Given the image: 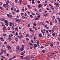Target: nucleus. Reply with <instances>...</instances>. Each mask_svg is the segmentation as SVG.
<instances>
[{
	"instance_id": "f257e3e1",
	"label": "nucleus",
	"mask_w": 60,
	"mask_h": 60,
	"mask_svg": "<svg viewBox=\"0 0 60 60\" xmlns=\"http://www.w3.org/2000/svg\"><path fill=\"white\" fill-rule=\"evenodd\" d=\"M19 47L18 46H17L16 48V51H17L18 52H19Z\"/></svg>"
},
{
	"instance_id": "f03ea898",
	"label": "nucleus",
	"mask_w": 60,
	"mask_h": 60,
	"mask_svg": "<svg viewBox=\"0 0 60 60\" xmlns=\"http://www.w3.org/2000/svg\"><path fill=\"white\" fill-rule=\"evenodd\" d=\"M15 21L16 22H19L20 21V20L17 18L15 19Z\"/></svg>"
},
{
	"instance_id": "7ed1b4c3",
	"label": "nucleus",
	"mask_w": 60,
	"mask_h": 60,
	"mask_svg": "<svg viewBox=\"0 0 60 60\" xmlns=\"http://www.w3.org/2000/svg\"><path fill=\"white\" fill-rule=\"evenodd\" d=\"M34 46H33L34 48V49H35L36 48V47L37 46V45L35 44H34Z\"/></svg>"
},
{
	"instance_id": "20e7f679",
	"label": "nucleus",
	"mask_w": 60,
	"mask_h": 60,
	"mask_svg": "<svg viewBox=\"0 0 60 60\" xmlns=\"http://www.w3.org/2000/svg\"><path fill=\"white\" fill-rule=\"evenodd\" d=\"M3 54V49H2L1 50V52L0 53V55H2Z\"/></svg>"
},
{
	"instance_id": "39448f33",
	"label": "nucleus",
	"mask_w": 60,
	"mask_h": 60,
	"mask_svg": "<svg viewBox=\"0 0 60 60\" xmlns=\"http://www.w3.org/2000/svg\"><path fill=\"white\" fill-rule=\"evenodd\" d=\"M7 47L8 49L9 50V49H11V47H10V46L9 45H8L7 46Z\"/></svg>"
},
{
	"instance_id": "423d86ee",
	"label": "nucleus",
	"mask_w": 60,
	"mask_h": 60,
	"mask_svg": "<svg viewBox=\"0 0 60 60\" xmlns=\"http://www.w3.org/2000/svg\"><path fill=\"white\" fill-rule=\"evenodd\" d=\"M42 7V5L41 4H39V5H38V8H41V7Z\"/></svg>"
},
{
	"instance_id": "0eeeda50",
	"label": "nucleus",
	"mask_w": 60,
	"mask_h": 60,
	"mask_svg": "<svg viewBox=\"0 0 60 60\" xmlns=\"http://www.w3.org/2000/svg\"><path fill=\"white\" fill-rule=\"evenodd\" d=\"M4 22L6 24H8V22L7 21V20H5L4 21Z\"/></svg>"
},
{
	"instance_id": "6e6552de",
	"label": "nucleus",
	"mask_w": 60,
	"mask_h": 60,
	"mask_svg": "<svg viewBox=\"0 0 60 60\" xmlns=\"http://www.w3.org/2000/svg\"><path fill=\"white\" fill-rule=\"evenodd\" d=\"M52 56H56V53H53V54H52Z\"/></svg>"
},
{
	"instance_id": "1a4fd4ad",
	"label": "nucleus",
	"mask_w": 60,
	"mask_h": 60,
	"mask_svg": "<svg viewBox=\"0 0 60 60\" xmlns=\"http://www.w3.org/2000/svg\"><path fill=\"white\" fill-rule=\"evenodd\" d=\"M24 50V49L23 48H21L20 49V51H23Z\"/></svg>"
},
{
	"instance_id": "9d476101",
	"label": "nucleus",
	"mask_w": 60,
	"mask_h": 60,
	"mask_svg": "<svg viewBox=\"0 0 60 60\" xmlns=\"http://www.w3.org/2000/svg\"><path fill=\"white\" fill-rule=\"evenodd\" d=\"M38 46H39V40H38L37 41Z\"/></svg>"
},
{
	"instance_id": "9b49d317",
	"label": "nucleus",
	"mask_w": 60,
	"mask_h": 60,
	"mask_svg": "<svg viewBox=\"0 0 60 60\" xmlns=\"http://www.w3.org/2000/svg\"><path fill=\"white\" fill-rule=\"evenodd\" d=\"M3 39V38H0V40L1 41H4V40Z\"/></svg>"
},
{
	"instance_id": "f8f14e48",
	"label": "nucleus",
	"mask_w": 60,
	"mask_h": 60,
	"mask_svg": "<svg viewBox=\"0 0 60 60\" xmlns=\"http://www.w3.org/2000/svg\"><path fill=\"white\" fill-rule=\"evenodd\" d=\"M34 57H32L30 58L31 60H34Z\"/></svg>"
},
{
	"instance_id": "ddd939ff",
	"label": "nucleus",
	"mask_w": 60,
	"mask_h": 60,
	"mask_svg": "<svg viewBox=\"0 0 60 60\" xmlns=\"http://www.w3.org/2000/svg\"><path fill=\"white\" fill-rule=\"evenodd\" d=\"M0 20H1V21H4V20H5V19H0Z\"/></svg>"
},
{
	"instance_id": "4468645a",
	"label": "nucleus",
	"mask_w": 60,
	"mask_h": 60,
	"mask_svg": "<svg viewBox=\"0 0 60 60\" xmlns=\"http://www.w3.org/2000/svg\"><path fill=\"white\" fill-rule=\"evenodd\" d=\"M49 45L48 43H46V44H45V46H48Z\"/></svg>"
},
{
	"instance_id": "2eb2a0df",
	"label": "nucleus",
	"mask_w": 60,
	"mask_h": 60,
	"mask_svg": "<svg viewBox=\"0 0 60 60\" xmlns=\"http://www.w3.org/2000/svg\"><path fill=\"white\" fill-rule=\"evenodd\" d=\"M50 46L51 47H52L53 46V43H51L50 44Z\"/></svg>"
},
{
	"instance_id": "dca6fc26",
	"label": "nucleus",
	"mask_w": 60,
	"mask_h": 60,
	"mask_svg": "<svg viewBox=\"0 0 60 60\" xmlns=\"http://www.w3.org/2000/svg\"><path fill=\"white\" fill-rule=\"evenodd\" d=\"M47 15H48V13H46L45 15L44 16V17H46V16H47Z\"/></svg>"
},
{
	"instance_id": "f3484780",
	"label": "nucleus",
	"mask_w": 60,
	"mask_h": 60,
	"mask_svg": "<svg viewBox=\"0 0 60 60\" xmlns=\"http://www.w3.org/2000/svg\"><path fill=\"white\" fill-rule=\"evenodd\" d=\"M28 6V8H31V7H30V5H27Z\"/></svg>"
},
{
	"instance_id": "a211bd4d",
	"label": "nucleus",
	"mask_w": 60,
	"mask_h": 60,
	"mask_svg": "<svg viewBox=\"0 0 60 60\" xmlns=\"http://www.w3.org/2000/svg\"><path fill=\"white\" fill-rule=\"evenodd\" d=\"M51 9H52V10H54L55 9H54V7H53V6H52L51 7Z\"/></svg>"
},
{
	"instance_id": "6ab92c4d",
	"label": "nucleus",
	"mask_w": 60,
	"mask_h": 60,
	"mask_svg": "<svg viewBox=\"0 0 60 60\" xmlns=\"http://www.w3.org/2000/svg\"><path fill=\"white\" fill-rule=\"evenodd\" d=\"M26 36L27 37H29V35H28V34H26Z\"/></svg>"
},
{
	"instance_id": "aec40b11",
	"label": "nucleus",
	"mask_w": 60,
	"mask_h": 60,
	"mask_svg": "<svg viewBox=\"0 0 60 60\" xmlns=\"http://www.w3.org/2000/svg\"><path fill=\"white\" fill-rule=\"evenodd\" d=\"M9 26H11V22H10V23H9Z\"/></svg>"
},
{
	"instance_id": "412c9836",
	"label": "nucleus",
	"mask_w": 60,
	"mask_h": 60,
	"mask_svg": "<svg viewBox=\"0 0 60 60\" xmlns=\"http://www.w3.org/2000/svg\"><path fill=\"white\" fill-rule=\"evenodd\" d=\"M38 18H35L34 19V20H38Z\"/></svg>"
},
{
	"instance_id": "4be33fe9",
	"label": "nucleus",
	"mask_w": 60,
	"mask_h": 60,
	"mask_svg": "<svg viewBox=\"0 0 60 60\" xmlns=\"http://www.w3.org/2000/svg\"><path fill=\"white\" fill-rule=\"evenodd\" d=\"M25 9V8H24V7L23 8H22V10L23 11V12H24V9Z\"/></svg>"
},
{
	"instance_id": "5701e85b",
	"label": "nucleus",
	"mask_w": 60,
	"mask_h": 60,
	"mask_svg": "<svg viewBox=\"0 0 60 60\" xmlns=\"http://www.w3.org/2000/svg\"><path fill=\"white\" fill-rule=\"evenodd\" d=\"M55 22L56 23H57V21L56 19L55 20Z\"/></svg>"
},
{
	"instance_id": "b1692460",
	"label": "nucleus",
	"mask_w": 60,
	"mask_h": 60,
	"mask_svg": "<svg viewBox=\"0 0 60 60\" xmlns=\"http://www.w3.org/2000/svg\"><path fill=\"white\" fill-rule=\"evenodd\" d=\"M19 38H23V36L22 35H21L20 36H19Z\"/></svg>"
},
{
	"instance_id": "393cba45",
	"label": "nucleus",
	"mask_w": 60,
	"mask_h": 60,
	"mask_svg": "<svg viewBox=\"0 0 60 60\" xmlns=\"http://www.w3.org/2000/svg\"><path fill=\"white\" fill-rule=\"evenodd\" d=\"M15 30H17V31H18L19 30L18 29V28L17 27H16L15 28Z\"/></svg>"
},
{
	"instance_id": "a878e982",
	"label": "nucleus",
	"mask_w": 60,
	"mask_h": 60,
	"mask_svg": "<svg viewBox=\"0 0 60 60\" xmlns=\"http://www.w3.org/2000/svg\"><path fill=\"white\" fill-rule=\"evenodd\" d=\"M12 58V59H13L15 58H16V56H14Z\"/></svg>"
},
{
	"instance_id": "bb28decb",
	"label": "nucleus",
	"mask_w": 60,
	"mask_h": 60,
	"mask_svg": "<svg viewBox=\"0 0 60 60\" xmlns=\"http://www.w3.org/2000/svg\"><path fill=\"white\" fill-rule=\"evenodd\" d=\"M46 32L47 34H49V31H48V30H46Z\"/></svg>"
},
{
	"instance_id": "cd10ccee",
	"label": "nucleus",
	"mask_w": 60,
	"mask_h": 60,
	"mask_svg": "<svg viewBox=\"0 0 60 60\" xmlns=\"http://www.w3.org/2000/svg\"><path fill=\"white\" fill-rule=\"evenodd\" d=\"M12 29H13V30H14V27L12 26Z\"/></svg>"
},
{
	"instance_id": "c85d7f7f",
	"label": "nucleus",
	"mask_w": 60,
	"mask_h": 60,
	"mask_svg": "<svg viewBox=\"0 0 60 60\" xmlns=\"http://www.w3.org/2000/svg\"><path fill=\"white\" fill-rule=\"evenodd\" d=\"M29 44L30 45H31V46H32V45H33L32 44V43H31V42L30 43H29Z\"/></svg>"
},
{
	"instance_id": "c756f323",
	"label": "nucleus",
	"mask_w": 60,
	"mask_h": 60,
	"mask_svg": "<svg viewBox=\"0 0 60 60\" xmlns=\"http://www.w3.org/2000/svg\"><path fill=\"white\" fill-rule=\"evenodd\" d=\"M41 32H42V33H43V35H44V32H43V30H41Z\"/></svg>"
},
{
	"instance_id": "7c9ffc66",
	"label": "nucleus",
	"mask_w": 60,
	"mask_h": 60,
	"mask_svg": "<svg viewBox=\"0 0 60 60\" xmlns=\"http://www.w3.org/2000/svg\"><path fill=\"white\" fill-rule=\"evenodd\" d=\"M3 36H6V34H3Z\"/></svg>"
},
{
	"instance_id": "2f4dec72",
	"label": "nucleus",
	"mask_w": 60,
	"mask_h": 60,
	"mask_svg": "<svg viewBox=\"0 0 60 60\" xmlns=\"http://www.w3.org/2000/svg\"><path fill=\"white\" fill-rule=\"evenodd\" d=\"M52 36H55V33H53V34H52Z\"/></svg>"
},
{
	"instance_id": "473e14b6",
	"label": "nucleus",
	"mask_w": 60,
	"mask_h": 60,
	"mask_svg": "<svg viewBox=\"0 0 60 60\" xmlns=\"http://www.w3.org/2000/svg\"><path fill=\"white\" fill-rule=\"evenodd\" d=\"M42 52L43 53H45V50H43L42 51Z\"/></svg>"
},
{
	"instance_id": "72a5a7b5",
	"label": "nucleus",
	"mask_w": 60,
	"mask_h": 60,
	"mask_svg": "<svg viewBox=\"0 0 60 60\" xmlns=\"http://www.w3.org/2000/svg\"><path fill=\"white\" fill-rule=\"evenodd\" d=\"M30 37L31 38H33V39L34 38V37H33V36L32 35H31L30 36Z\"/></svg>"
},
{
	"instance_id": "f704fd0d",
	"label": "nucleus",
	"mask_w": 60,
	"mask_h": 60,
	"mask_svg": "<svg viewBox=\"0 0 60 60\" xmlns=\"http://www.w3.org/2000/svg\"><path fill=\"white\" fill-rule=\"evenodd\" d=\"M12 5L13 7H14V4H12Z\"/></svg>"
},
{
	"instance_id": "c9c22d12",
	"label": "nucleus",
	"mask_w": 60,
	"mask_h": 60,
	"mask_svg": "<svg viewBox=\"0 0 60 60\" xmlns=\"http://www.w3.org/2000/svg\"><path fill=\"white\" fill-rule=\"evenodd\" d=\"M8 39L9 41H11V38H8Z\"/></svg>"
},
{
	"instance_id": "e433bc0d",
	"label": "nucleus",
	"mask_w": 60,
	"mask_h": 60,
	"mask_svg": "<svg viewBox=\"0 0 60 60\" xmlns=\"http://www.w3.org/2000/svg\"><path fill=\"white\" fill-rule=\"evenodd\" d=\"M6 5H6V4H4L3 5V6H4V7H5V6H6Z\"/></svg>"
},
{
	"instance_id": "4c0bfd02",
	"label": "nucleus",
	"mask_w": 60,
	"mask_h": 60,
	"mask_svg": "<svg viewBox=\"0 0 60 60\" xmlns=\"http://www.w3.org/2000/svg\"><path fill=\"white\" fill-rule=\"evenodd\" d=\"M41 25H44V23H42V22H41Z\"/></svg>"
},
{
	"instance_id": "58836bf2",
	"label": "nucleus",
	"mask_w": 60,
	"mask_h": 60,
	"mask_svg": "<svg viewBox=\"0 0 60 60\" xmlns=\"http://www.w3.org/2000/svg\"><path fill=\"white\" fill-rule=\"evenodd\" d=\"M39 35L40 37H41L42 36H41V34H39Z\"/></svg>"
},
{
	"instance_id": "ea45409f",
	"label": "nucleus",
	"mask_w": 60,
	"mask_h": 60,
	"mask_svg": "<svg viewBox=\"0 0 60 60\" xmlns=\"http://www.w3.org/2000/svg\"><path fill=\"white\" fill-rule=\"evenodd\" d=\"M3 4V3L2 2H1L0 3V5H2Z\"/></svg>"
},
{
	"instance_id": "a19ab883",
	"label": "nucleus",
	"mask_w": 60,
	"mask_h": 60,
	"mask_svg": "<svg viewBox=\"0 0 60 60\" xmlns=\"http://www.w3.org/2000/svg\"><path fill=\"white\" fill-rule=\"evenodd\" d=\"M25 16H27V14L26 13H25Z\"/></svg>"
},
{
	"instance_id": "79ce46f5",
	"label": "nucleus",
	"mask_w": 60,
	"mask_h": 60,
	"mask_svg": "<svg viewBox=\"0 0 60 60\" xmlns=\"http://www.w3.org/2000/svg\"><path fill=\"white\" fill-rule=\"evenodd\" d=\"M46 29H48V30H49V27H46Z\"/></svg>"
},
{
	"instance_id": "37998d69",
	"label": "nucleus",
	"mask_w": 60,
	"mask_h": 60,
	"mask_svg": "<svg viewBox=\"0 0 60 60\" xmlns=\"http://www.w3.org/2000/svg\"><path fill=\"white\" fill-rule=\"evenodd\" d=\"M7 16H8V17H10V15H9L8 14H7Z\"/></svg>"
},
{
	"instance_id": "c03bdc74",
	"label": "nucleus",
	"mask_w": 60,
	"mask_h": 60,
	"mask_svg": "<svg viewBox=\"0 0 60 60\" xmlns=\"http://www.w3.org/2000/svg\"><path fill=\"white\" fill-rule=\"evenodd\" d=\"M55 4L56 6H58V4L57 3H56V4L55 3Z\"/></svg>"
},
{
	"instance_id": "a18cd8bd",
	"label": "nucleus",
	"mask_w": 60,
	"mask_h": 60,
	"mask_svg": "<svg viewBox=\"0 0 60 60\" xmlns=\"http://www.w3.org/2000/svg\"><path fill=\"white\" fill-rule=\"evenodd\" d=\"M25 58L26 59H27L28 58V57L26 56L25 57Z\"/></svg>"
},
{
	"instance_id": "49530a36",
	"label": "nucleus",
	"mask_w": 60,
	"mask_h": 60,
	"mask_svg": "<svg viewBox=\"0 0 60 60\" xmlns=\"http://www.w3.org/2000/svg\"><path fill=\"white\" fill-rule=\"evenodd\" d=\"M6 55L7 56H9V54L8 53L6 54Z\"/></svg>"
},
{
	"instance_id": "de8ad7c7",
	"label": "nucleus",
	"mask_w": 60,
	"mask_h": 60,
	"mask_svg": "<svg viewBox=\"0 0 60 60\" xmlns=\"http://www.w3.org/2000/svg\"><path fill=\"white\" fill-rule=\"evenodd\" d=\"M28 27H30V25L28 24Z\"/></svg>"
},
{
	"instance_id": "09e8293b",
	"label": "nucleus",
	"mask_w": 60,
	"mask_h": 60,
	"mask_svg": "<svg viewBox=\"0 0 60 60\" xmlns=\"http://www.w3.org/2000/svg\"><path fill=\"white\" fill-rule=\"evenodd\" d=\"M21 55H24V53H23V52H22L21 53Z\"/></svg>"
},
{
	"instance_id": "8fccbe9b",
	"label": "nucleus",
	"mask_w": 60,
	"mask_h": 60,
	"mask_svg": "<svg viewBox=\"0 0 60 60\" xmlns=\"http://www.w3.org/2000/svg\"><path fill=\"white\" fill-rule=\"evenodd\" d=\"M24 48V45H22V49H23Z\"/></svg>"
},
{
	"instance_id": "3c124183",
	"label": "nucleus",
	"mask_w": 60,
	"mask_h": 60,
	"mask_svg": "<svg viewBox=\"0 0 60 60\" xmlns=\"http://www.w3.org/2000/svg\"><path fill=\"white\" fill-rule=\"evenodd\" d=\"M6 6L5 8H8V7L6 5Z\"/></svg>"
},
{
	"instance_id": "603ef678",
	"label": "nucleus",
	"mask_w": 60,
	"mask_h": 60,
	"mask_svg": "<svg viewBox=\"0 0 60 60\" xmlns=\"http://www.w3.org/2000/svg\"><path fill=\"white\" fill-rule=\"evenodd\" d=\"M20 57L22 59L23 56H20Z\"/></svg>"
},
{
	"instance_id": "864d4df0",
	"label": "nucleus",
	"mask_w": 60,
	"mask_h": 60,
	"mask_svg": "<svg viewBox=\"0 0 60 60\" xmlns=\"http://www.w3.org/2000/svg\"><path fill=\"white\" fill-rule=\"evenodd\" d=\"M11 49H10V50L9 51V52H11Z\"/></svg>"
},
{
	"instance_id": "5fc2aeb1",
	"label": "nucleus",
	"mask_w": 60,
	"mask_h": 60,
	"mask_svg": "<svg viewBox=\"0 0 60 60\" xmlns=\"http://www.w3.org/2000/svg\"><path fill=\"white\" fill-rule=\"evenodd\" d=\"M57 46H56L55 47V49H57Z\"/></svg>"
},
{
	"instance_id": "6e6d98bb",
	"label": "nucleus",
	"mask_w": 60,
	"mask_h": 60,
	"mask_svg": "<svg viewBox=\"0 0 60 60\" xmlns=\"http://www.w3.org/2000/svg\"><path fill=\"white\" fill-rule=\"evenodd\" d=\"M4 53H5L6 52V51L5 50H4Z\"/></svg>"
},
{
	"instance_id": "4d7b16f0",
	"label": "nucleus",
	"mask_w": 60,
	"mask_h": 60,
	"mask_svg": "<svg viewBox=\"0 0 60 60\" xmlns=\"http://www.w3.org/2000/svg\"><path fill=\"white\" fill-rule=\"evenodd\" d=\"M26 40H27V41H29V39L28 38H26Z\"/></svg>"
},
{
	"instance_id": "13d9d810",
	"label": "nucleus",
	"mask_w": 60,
	"mask_h": 60,
	"mask_svg": "<svg viewBox=\"0 0 60 60\" xmlns=\"http://www.w3.org/2000/svg\"><path fill=\"white\" fill-rule=\"evenodd\" d=\"M8 4H9V1H7V2Z\"/></svg>"
},
{
	"instance_id": "bf43d9fd",
	"label": "nucleus",
	"mask_w": 60,
	"mask_h": 60,
	"mask_svg": "<svg viewBox=\"0 0 60 60\" xmlns=\"http://www.w3.org/2000/svg\"><path fill=\"white\" fill-rule=\"evenodd\" d=\"M15 40H17V39H18V38H17V37H15Z\"/></svg>"
},
{
	"instance_id": "052dcab7",
	"label": "nucleus",
	"mask_w": 60,
	"mask_h": 60,
	"mask_svg": "<svg viewBox=\"0 0 60 60\" xmlns=\"http://www.w3.org/2000/svg\"><path fill=\"white\" fill-rule=\"evenodd\" d=\"M23 18H24V19H25V18H26V16H24Z\"/></svg>"
},
{
	"instance_id": "680f3d73",
	"label": "nucleus",
	"mask_w": 60,
	"mask_h": 60,
	"mask_svg": "<svg viewBox=\"0 0 60 60\" xmlns=\"http://www.w3.org/2000/svg\"><path fill=\"white\" fill-rule=\"evenodd\" d=\"M30 17L31 18H33V16L32 15H30Z\"/></svg>"
},
{
	"instance_id": "e2e57ef3",
	"label": "nucleus",
	"mask_w": 60,
	"mask_h": 60,
	"mask_svg": "<svg viewBox=\"0 0 60 60\" xmlns=\"http://www.w3.org/2000/svg\"><path fill=\"white\" fill-rule=\"evenodd\" d=\"M0 8L1 9V10H3V8H2L1 7H0Z\"/></svg>"
},
{
	"instance_id": "0e129e2a",
	"label": "nucleus",
	"mask_w": 60,
	"mask_h": 60,
	"mask_svg": "<svg viewBox=\"0 0 60 60\" xmlns=\"http://www.w3.org/2000/svg\"><path fill=\"white\" fill-rule=\"evenodd\" d=\"M10 30V28L8 27V30Z\"/></svg>"
},
{
	"instance_id": "69168bd1",
	"label": "nucleus",
	"mask_w": 60,
	"mask_h": 60,
	"mask_svg": "<svg viewBox=\"0 0 60 60\" xmlns=\"http://www.w3.org/2000/svg\"><path fill=\"white\" fill-rule=\"evenodd\" d=\"M32 4H34V1H32Z\"/></svg>"
},
{
	"instance_id": "338daca9",
	"label": "nucleus",
	"mask_w": 60,
	"mask_h": 60,
	"mask_svg": "<svg viewBox=\"0 0 60 60\" xmlns=\"http://www.w3.org/2000/svg\"><path fill=\"white\" fill-rule=\"evenodd\" d=\"M38 18H40V15H39L38 16Z\"/></svg>"
},
{
	"instance_id": "774afa93",
	"label": "nucleus",
	"mask_w": 60,
	"mask_h": 60,
	"mask_svg": "<svg viewBox=\"0 0 60 60\" xmlns=\"http://www.w3.org/2000/svg\"><path fill=\"white\" fill-rule=\"evenodd\" d=\"M12 17V15H9V17Z\"/></svg>"
}]
</instances>
